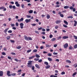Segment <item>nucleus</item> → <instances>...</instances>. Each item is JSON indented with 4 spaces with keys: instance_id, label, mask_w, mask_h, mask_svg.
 <instances>
[{
    "instance_id": "1",
    "label": "nucleus",
    "mask_w": 77,
    "mask_h": 77,
    "mask_svg": "<svg viewBox=\"0 0 77 77\" xmlns=\"http://www.w3.org/2000/svg\"><path fill=\"white\" fill-rule=\"evenodd\" d=\"M32 61H29L28 63H27V67L29 68H32Z\"/></svg>"
},
{
    "instance_id": "2",
    "label": "nucleus",
    "mask_w": 77,
    "mask_h": 77,
    "mask_svg": "<svg viewBox=\"0 0 77 77\" xmlns=\"http://www.w3.org/2000/svg\"><path fill=\"white\" fill-rule=\"evenodd\" d=\"M24 38L25 40H26L27 41H29V40H30V41H32L33 39L32 38L30 37H27V36H24Z\"/></svg>"
},
{
    "instance_id": "3",
    "label": "nucleus",
    "mask_w": 77,
    "mask_h": 77,
    "mask_svg": "<svg viewBox=\"0 0 77 77\" xmlns=\"http://www.w3.org/2000/svg\"><path fill=\"white\" fill-rule=\"evenodd\" d=\"M21 29H23L24 28V23H21L20 24Z\"/></svg>"
},
{
    "instance_id": "4",
    "label": "nucleus",
    "mask_w": 77,
    "mask_h": 77,
    "mask_svg": "<svg viewBox=\"0 0 77 77\" xmlns=\"http://www.w3.org/2000/svg\"><path fill=\"white\" fill-rule=\"evenodd\" d=\"M10 73H11V72H10V71L9 70L7 71V75H8L9 77H11V74H10Z\"/></svg>"
},
{
    "instance_id": "5",
    "label": "nucleus",
    "mask_w": 77,
    "mask_h": 77,
    "mask_svg": "<svg viewBox=\"0 0 77 77\" xmlns=\"http://www.w3.org/2000/svg\"><path fill=\"white\" fill-rule=\"evenodd\" d=\"M61 23V20H57V21L55 22V23L56 24H59V23Z\"/></svg>"
},
{
    "instance_id": "6",
    "label": "nucleus",
    "mask_w": 77,
    "mask_h": 77,
    "mask_svg": "<svg viewBox=\"0 0 77 77\" xmlns=\"http://www.w3.org/2000/svg\"><path fill=\"white\" fill-rule=\"evenodd\" d=\"M63 46L65 48H66L68 47V43H66Z\"/></svg>"
},
{
    "instance_id": "7",
    "label": "nucleus",
    "mask_w": 77,
    "mask_h": 77,
    "mask_svg": "<svg viewBox=\"0 0 77 77\" xmlns=\"http://www.w3.org/2000/svg\"><path fill=\"white\" fill-rule=\"evenodd\" d=\"M30 21H31V20L30 19H26L25 20V21L26 23H28L29 22H30Z\"/></svg>"
},
{
    "instance_id": "8",
    "label": "nucleus",
    "mask_w": 77,
    "mask_h": 77,
    "mask_svg": "<svg viewBox=\"0 0 77 77\" xmlns=\"http://www.w3.org/2000/svg\"><path fill=\"white\" fill-rule=\"evenodd\" d=\"M15 5H16V6H17V7H20V4H18V2H15Z\"/></svg>"
},
{
    "instance_id": "9",
    "label": "nucleus",
    "mask_w": 77,
    "mask_h": 77,
    "mask_svg": "<svg viewBox=\"0 0 77 77\" xmlns=\"http://www.w3.org/2000/svg\"><path fill=\"white\" fill-rule=\"evenodd\" d=\"M24 20V18H23L22 17L20 19H18L17 21L19 22H20L21 21H23Z\"/></svg>"
},
{
    "instance_id": "10",
    "label": "nucleus",
    "mask_w": 77,
    "mask_h": 77,
    "mask_svg": "<svg viewBox=\"0 0 77 77\" xmlns=\"http://www.w3.org/2000/svg\"><path fill=\"white\" fill-rule=\"evenodd\" d=\"M1 9H3L4 11H6V8H5V7L4 6L1 7Z\"/></svg>"
},
{
    "instance_id": "11",
    "label": "nucleus",
    "mask_w": 77,
    "mask_h": 77,
    "mask_svg": "<svg viewBox=\"0 0 77 77\" xmlns=\"http://www.w3.org/2000/svg\"><path fill=\"white\" fill-rule=\"evenodd\" d=\"M4 73L3 72V71H0V76L2 77Z\"/></svg>"
},
{
    "instance_id": "12",
    "label": "nucleus",
    "mask_w": 77,
    "mask_h": 77,
    "mask_svg": "<svg viewBox=\"0 0 77 77\" xmlns=\"http://www.w3.org/2000/svg\"><path fill=\"white\" fill-rule=\"evenodd\" d=\"M35 66L37 68H38V69H40V67L39 66L38 64H36L35 65Z\"/></svg>"
},
{
    "instance_id": "13",
    "label": "nucleus",
    "mask_w": 77,
    "mask_h": 77,
    "mask_svg": "<svg viewBox=\"0 0 77 77\" xmlns=\"http://www.w3.org/2000/svg\"><path fill=\"white\" fill-rule=\"evenodd\" d=\"M74 22L75 23L74 24V26L75 27V26H76L77 25V22L75 20H74Z\"/></svg>"
},
{
    "instance_id": "14",
    "label": "nucleus",
    "mask_w": 77,
    "mask_h": 77,
    "mask_svg": "<svg viewBox=\"0 0 77 77\" xmlns=\"http://www.w3.org/2000/svg\"><path fill=\"white\" fill-rule=\"evenodd\" d=\"M66 63H71V61L69 60H66Z\"/></svg>"
},
{
    "instance_id": "15",
    "label": "nucleus",
    "mask_w": 77,
    "mask_h": 77,
    "mask_svg": "<svg viewBox=\"0 0 77 77\" xmlns=\"http://www.w3.org/2000/svg\"><path fill=\"white\" fill-rule=\"evenodd\" d=\"M35 57V55L32 56V57H29V59H32L34 58V57Z\"/></svg>"
},
{
    "instance_id": "16",
    "label": "nucleus",
    "mask_w": 77,
    "mask_h": 77,
    "mask_svg": "<svg viewBox=\"0 0 77 77\" xmlns=\"http://www.w3.org/2000/svg\"><path fill=\"white\" fill-rule=\"evenodd\" d=\"M50 65H48L45 67L46 69H48V68H50Z\"/></svg>"
},
{
    "instance_id": "17",
    "label": "nucleus",
    "mask_w": 77,
    "mask_h": 77,
    "mask_svg": "<svg viewBox=\"0 0 77 77\" xmlns=\"http://www.w3.org/2000/svg\"><path fill=\"white\" fill-rule=\"evenodd\" d=\"M11 39V36L9 35L7 37V40H10Z\"/></svg>"
},
{
    "instance_id": "18",
    "label": "nucleus",
    "mask_w": 77,
    "mask_h": 77,
    "mask_svg": "<svg viewBox=\"0 0 77 77\" xmlns=\"http://www.w3.org/2000/svg\"><path fill=\"white\" fill-rule=\"evenodd\" d=\"M69 37L68 36H64L63 37V39H66L68 38Z\"/></svg>"
},
{
    "instance_id": "19",
    "label": "nucleus",
    "mask_w": 77,
    "mask_h": 77,
    "mask_svg": "<svg viewBox=\"0 0 77 77\" xmlns=\"http://www.w3.org/2000/svg\"><path fill=\"white\" fill-rule=\"evenodd\" d=\"M33 12V11L32 10H31L28 11V12H29V14H32Z\"/></svg>"
},
{
    "instance_id": "20",
    "label": "nucleus",
    "mask_w": 77,
    "mask_h": 77,
    "mask_svg": "<svg viewBox=\"0 0 77 77\" xmlns=\"http://www.w3.org/2000/svg\"><path fill=\"white\" fill-rule=\"evenodd\" d=\"M35 57H37V58H39L40 57V56L39 55H38V54H35Z\"/></svg>"
},
{
    "instance_id": "21",
    "label": "nucleus",
    "mask_w": 77,
    "mask_h": 77,
    "mask_svg": "<svg viewBox=\"0 0 77 77\" xmlns=\"http://www.w3.org/2000/svg\"><path fill=\"white\" fill-rule=\"evenodd\" d=\"M46 17L48 19H49L50 18V16L49 14H48L46 15Z\"/></svg>"
},
{
    "instance_id": "22",
    "label": "nucleus",
    "mask_w": 77,
    "mask_h": 77,
    "mask_svg": "<svg viewBox=\"0 0 77 77\" xmlns=\"http://www.w3.org/2000/svg\"><path fill=\"white\" fill-rule=\"evenodd\" d=\"M48 59L49 61H52V59L50 57H48Z\"/></svg>"
},
{
    "instance_id": "23",
    "label": "nucleus",
    "mask_w": 77,
    "mask_h": 77,
    "mask_svg": "<svg viewBox=\"0 0 77 77\" xmlns=\"http://www.w3.org/2000/svg\"><path fill=\"white\" fill-rule=\"evenodd\" d=\"M64 9H68L69 8V6H68L67 5H66V6H65L64 7Z\"/></svg>"
},
{
    "instance_id": "24",
    "label": "nucleus",
    "mask_w": 77,
    "mask_h": 77,
    "mask_svg": "<svg viewBox=\"0 0 77 77\" xmlns=\"http://www.w3.org/2000/svg\"><path fill=\"white\" fill-rule=\"evenodd\" d=\"M64 23H65L66 25H68V23L66 20H64Z\"/></svg>"
},
{
    "instance_id": "25",
    "label": "nucleus",
    "mask_w": 77,
    "mask_h": 77,
    "mask_svg": "<svg viewBox=\"0 0 77 77\" xmlns=\"http://www.w3.org/2000/svg\"><path fill=\"white\" fill-rule=\"evenodd\" d=\"M51 41H52V42L53 41H56V38H52L51 40Z\"/></svg>"
},
{
    "instance_id": "26",
    "label": "nucleus",
    "mask_w": 77,
    "mask_h": 77,
    "mask_svg": "<svg viewBox=\"0 0 77 77\" xmlns=\"http://www.w3.org/2000/svg\"><path fill=\"white\" fill-rule=\"evenodd\" d=\"M46 47L47 48H48V47L49 48L50 47H51V45H49L48 44H47V45H46Z\"/></svg>"
},
{
    "instance_id": "27",
    "label": "nucleus",
    "mask_w": 77,
    "mask_h": 77,
    "mask_svg": "<svg viewBox=\"0 0 77 77\" xmlns=\"http://www.w3.org/2000/svg\"><path fill=\"white\" fill-rule=\"evenodd\" d=\"M44 63L46 65H48V62H45Z\"/></svg>"
},
{
    "instance_id": "28",
    "label": "nucleus",
    "mask_w": 77,
    "mask_h": 77,
    "mask_svg": "<svg viewBox=\"0 0 77 77\" xmlns=\"http://www.w3.org/2000/svg\"><path fill=\"white\" fill-rule=\"evenodd\" d=\"M34 60H35V61H38V60H39V58H35L34 59Z\"/></svg>"
},
{
    "instance_id": "29",
    "label": "nucleus",
    "mask_w": 77,
    "mask_h": 77,
    "mask_svg": "<svg viewBox=\"0 0 77 77\" xmlns=\"http://www.w3.org/2000/svg\"><path fill=\"white\" fill-rule=\"evenodd\" d=\"M8 33H12V31L11 30H9L8 31Z\"/></svg>"
},
{
    "instance_id": "30",
    "label": "nucleus",
    "mask_w": 77,
    "mask_h": 77,
    "mask_svg": "<svg viewBox=\"0 0 77 77\" xmlns=\"http://www.w3.org/2000/svg\"><path fill=\"white\" fill-rule=\"evenodd\" d=\"M48 56L50 57L51 56H52V55L51 54L49 53L48 54Z\"/></svg>"
},
{
    "instance_id": "31",
    "label": "nucleus",
    "mask_w": 77,
    "mask_h": 77,
    "mask_svg": "<svg viewBox=\"0 0 77 77\" xmlns=\"http://www.w3.org/2000/svg\"><path fill=\"white\" fill-rule=\"evenodd\" d=\"M77 74V72H75L72 75V76H74V75H75Z\"/></svg>"
},
{
    "instance_id": "32",
    "label": "nucleus",
    "mask_w": 77,
    "mask_h": 77,
    "mask_svg": "<svg viewBox=\"0 0 77 77\" xmlns=\"http://www.w3.org/2000/svg\"><path fill=\"white\" fill-rule=\"evenodd\" d=\"M16 75V73H12L11 74V75H12V76H15Z\"/></svg>"
},
{
    "instance_id": "33",
    "label": "nucleus",
    "mask_w": 77,
    "mask_h": 77,
    "mask_svg": "<svg viewBox=\"0 0 77 77\" xmlns=\"http://www.w3.org/2000/svg\"><path fill=\"white\" fill-rule=\"evenodd\" d=\"M61 75H64V74H65V72H62L61 73Z\"/></svg>"
},
{
    "instance_id": "34",
    "label": "nucleus",
    "mask_w": 77,
    "mask_h": 77,
    "mask_svg": "<svg viewBox=\"0 0 77 77\" xmlns=\"http://www.w3.org/2000/svg\"><path fill=\"white\" fill-rule=\"evenodd\" d=\"M37 50L36 49H34L33 50V53H36V52H37Z\"/></svg>"
},
{
    "instance_id": "35",
    "label": "nucleus",
    "mask_w": 77,
    "mask_h": 77,
    "mask_svg": "<svg viewBox=\"0 0 77 77\" xmlns=\"http://www.w3.org/2000/svg\"><path fill=\"white\" fill-rule=\"evenodd\" d=\"M21 48V46H19L17 47L16 48L17 49H20V48Z\"/></svg>"
},
{
    "instance_id": "36",
    "label": "nucleus",
    "mask_w": 77,
    "mask_h": 77,
    "mask_svg": "<svg viewBox=\"0 0 77 77\" xmlns=\"http://www.w3.org/2000/svg\"><path fill=\"white\" fill-rule=\"evenodd\" d=\"M73 8H74V7L72 6H71L69 8V9H70V10H72L73 9Z\"/></svg>"
},
{
    "instance_id": "37",
    "label": "nucleus",
    "mask_w": 77,
    "mask_h": 77,
    "mask_svg": "<svg viewBox=\"0 0 77 77\" xmlns=\"http://www.w3.org/2000/svg\"><path fill=\"white\" fill-rule=\"evenodd\" d=\"M8 29H9V28H7V29H5L4 30V32L5 33H6V32H7V31H8Z\"/></svg>"
},
{
    "instance_id": "38",
    "label": "nucleus",
    "mask_w": 77,
    "mask_h": 77,
    "mask_svg": "<svg viewBox=\"0 0 77 77\" xmlns=\"http://www.w3.org/2000/svg\"><path fill=\"white\" fill-rule=\"evenodd\" d=\"M50 77H57V76H55L53 75H51L50 76Z\"/></svg>"
},
{
    "instance_id": "39",
    "label": "nucleus",
    "mask_w": 77,
    "mask_h": 77,
    "mask_svg": "<svg viewBox=\"0 0 77 77\" xmlns=\"http://www.w3.org/2000/svg\"><path fill=\"white\" fill-rule=\"evenodd\" d=\"M12 8L13 9H16V7H15V5H13V6H12Z\"/></svg>"
},
{
    "instance_id": "40",
    "label": "nucleus",
    "mask_w": 77,
    "mask_h": 77,
    "mask_svg": "<svg viewBox=\"0 0 77 77\" xmlns=\"http://www.w3.org/2000/svg\"><path fill=\"white\" fill-rule=\"evenodd\" d=\"M61 38H62V37H61V36H60L58 37L57 39L58 40H59V39H61Z\"/></svg>"
},
{
    "instance_id": "41",
    "label": "nucleus",
    "mask_w": 77,
    "mask_h": 77,
    "mask_svg": "<svg viewBox=\"0 0 77 77\" xmlns=\"http://www.w3.org/2000/svg\"><path fill=\"white\" fill-rule=\"evenodd\" d=\"M74 48H77V44H76L74 46Z\"/></svg>"
},
{
    "instance_id": "42",
    "label": "nucleus",
    "mask_w": 77,
    "mask_h": 77,
    "mask_svg": "<svg viewBox=\"0 0 77 77\" xmlns=\"http://www.w3.org/2000/svg\"><path fill=\"white\" fill-rule=\"evenodd\" d=\"M31 68H32V69L33 71V70H34L35 69V67L34 66H32Z\"/></svg>"
},
{
    "instance_id": "43",
    "label": "nucleus",
    "mask_w": 77,
    "mask_h": 77,
    "mask_svg": "<svg viewBox=\"0 0 77 77\" xmlns=\"http://www.w3.org/2000/svg\"><path fill=\"white\" fill-rule=\"evenodd\" d=\"M11 27H14L15 26V24H13V23H11Z\"/></svg>"
},
{
    "instance_id": "44",
    "label": "nucleus",
    "mask_w": 77,
    "mask_h": 77,
    "mask_svg": "<svg viewBox=\"0 0 77 77\" xmlns=\"http://www.w3.org/2000/svg\"><path fill=\"white\" fill-rule=\"evenodd\" d=\"M42 62V59H40L38 61V62H39V63H41V62Z\"/></svg>"
},
{
    "instance_id": "45",
    "label": "nucleus",
    "mask_w": 77,
    "mask_h": 77,
    "mask_svg": "<svg viewBox=\"0 0 77 77\" xmlns=\"http://www.w3.org/2000/svg\"><path fill=\"white\" fill-rule=\"evenodd\" d=\"M66 12V10H64V11H63L62 12L63 13H65Z\"/></svg>"
},
{
    "instance_id": "46",
    "label": "nucleus",
    "mask_w": 77,
    "mask_h": 77,
    "mask_svg": "<svg viewBox=\"0 0 77 77\" xmlns=\"http://www.w3.org/2000/svg\"><path fill=\"white\" fill-rule=\"evenodd\" d=\"M10 42H12V43H14V42H15V41L14 40H10Z\"/></svg>"
},
{
    "instance_id": "47",
    "label": "nucleus",
    "mask_w": 77,
    "mask_h": 77,
    "mask_svg": "<svg viewBox=\"0 0 77 77\" xmlns=\"http://www.w3.org/2000/svg\"><path fill=\"white\" fill-rule=\"evenodd\" d=\"M2 55H3L4 56H5L6 55V53L3 52L2 53Z\"/></svg>"
},
{
    "instance_id": "48",
    "label": "nucleus",
    "mask_w": 77,
    "mask_h": 77,
    "mask_svg": "<svg viewBox=\"0 0 77 77\" xmlns=\"http://www.w3.org/2000/svg\"><path fill=\"white\" fill-rule=\"evenodd\" d=\"M32 51V50L29 49L27 51V53H30Z\"/></svg>"
},
{
    "instance_id": "49",
    "label": "nucleus",
    "mask_w": 77,
    "mask_h": 77,
    "mask_svg": "<svg viewBox=\"0 0 77 77\" xmlns=\"http://www.w3.org/2000/svg\"><path fill=\"white\" fill-rule=\"evenodd\" d=\"M60 16L61 17H62V18H63L64 17V16H63V14H60Z\"/></svg>"
},
{
    "instance_id": "50",
    "label": "nucleus",
    "mask_w": 77,
    "mask_h": 77,
    "mask_svg": "<svg viewBox=\"0 0 77 77\" xmlns=\"http://www.w3.org/2000/svg\"><path fill=\"white\" fill-rule=\"evenodd\" d=\"M35 33H37V34H39V32L38 31H37L36 30H35Z\"/></svg>"
},
{
    "instance_id": "51",
    "label": "nucleus",
    "mask_w": 77,
    "mask_h": 77,
    "mask_svg": "<svg viewBox=\"0 0 77 77\" xmlns=\"http://www.w3.org/2000/svg\"><path fill=\"white\" fill-rule=\"evenodd\" d=\"M63 27H65L66 28V27H68V26L65 25H63Z\"/></svg>"
},
{
    "instance_id": "52",
    "label": "nucleus",
    "mask_w": 77,
    "mask_h": 77,
    "mask_svg": "<svg viewBox=\"0 0 77 77\" xmlns=\"http://www.w3.org/2000/svg\"><path fill=\"white\" fill-rule=\"evenodd\" d=\"M53 54L54 55H57V53L53 52Z\"/></svg>"
},
{
    "instance_id": "53",
    "label": "nucleus",
    "mask_w": 77,
    "mask_h": 77,
    "mask_svg": "<svg viewBox=\"0 0 77 77\" xmlns=\"http://www.w3.org/2000/svg\"><path fill=\"white\" fill-rule=\"evenodd\" d=\"M58 28H59V26H56L55 27V28L56 29H58Z\"/></svg>"
},
{
    "instance_id": "54",
    "label": "nucleus",
    "mask_w": 77,
    "mask_h": 77,
    "mask_svg": "<svg viewBox=\"0 0 77 77\" xmlns=\"http://www.w3.org/2000/svg\"><path fill=\"white\" fill-rule=\"evenodd\" d=\"M31 25H32V26H36V24H35V23H33V24H31Z\"/></svg>"
},
{
    "instance_id": "55",
    "label": "nucleus",
    "mask_w": 77,
    "mask_h": 77,
    "mask_svg": "<svg viewBox=\"0 0 77 77\" xmlns=\"http://www.w3.org/2000/svg\"><path fill=\"white\" fill-rule=\"evenodd\" d=\"M21 7L22 8H24V4L22 5Z\"/></svg>"
},
{
    "instance_id": "56",
    "label": "nucleus",
    "mask_w": 77,
    "mask_h": 77,
    "mask_svg": "<svg viewBox=\"0 0 77 77\" xmlns=\"http://www.w3.org/2000/svg\"><path fill=\"white\" fill-rule=\"evenodd\" d=\"M19 24H18V23L16 22V26H17V27H18V26Z\"/></svg>"
},
{
    "instance_id": "57",
    "label": "nucleus",
    "mask_w": 77,
    "mask_h": 77,
    "mask_svg": "<svg viewBox=\"0 0 77 77\" xmlns=\"http://www.w3.org/2000/svg\"><path fill=\"white\" fill-rule=\"evenodd\" d=\"M9 8H10V9H12V5H10L9 6Z\"/></svg>"
},
{
    "instance_id": "58",
    "label": "nucleus",
    "mask_w": 77,
    "mask_h": 77,
    "mask_svg": "<svg viewBox=\"0 0 77 77\" xmlns=\"http://www.w3.org/2000/svg\"><path fill=\"white\" fill-rule=\"evenodd\" d=\"M49 38H53V35H50L49 36Z\"/></svg>"
},
{
    "instance_id": "59",
    "label": "nucleus",
    "mask_w": 77,
    "mask_h": 77,
    "mask_svg": "<svg viewBox=\"0 0 77 77\" xmlns=\"http://www.w3.org/2000/svg\"><path fill=\"white\" fill-rule=\"evenodd\" d=\"M11 54H12V55H16V54H15V53H13V52H12L11 53Z\"/></svg>"
},
{
    "instance_id": "60",
    "label": "nucleus",
    "mask_w": 77,
    "mask_h": 77,
    "mask_svg": "<svg viewBox=\"0 0 77 77\" xmlns=\"http://www.w3.org/2000/svg\"><path fill=\"white\" fill-rule=\"evenodd\" d=\"M72 11H73V12H75V11H76L75 8H74L73 9H72Z\"/></svg>"
},
{
    "instance_id": "61",
    "label": "nucleus",
    "mask_w": 77,
    "mask_h": 77,
    "mask_svg": "<svg viewBox=\"0 0 77 77\" xmlns=\"http://www.w3.org/2000/svg\"><path fill=\"white\" fill-rule=\"evenodd\" d=\"M31 16H30V15H27V17L28 18H30Z\"/></svg>"
},
{
    "instance_id": "62",
    "label": "nucleus",
    "mask_w": 77,
    "mask_h": 77,
    "mask_svg": "<svg viewBox=\"0 0 77 77\" xmlns=\"http://www.w3.org/2000/svg\"><path fill=\"white\" fill-rule=\"evenodd\" d=\"M40 48V49H43V48H44V46H41V47Z\"/></svg>"
},
{
    "instance_id": "63",
    "label": "nucleus",
    "mask_w": 77,
    "mask_h": 77,
    "mask_svg": "<svg viewBox=\"0 0 77 77\" xmlns=\"http://www.w3.org/2000/svg\"><path fill=\"white\" fill-rule=\"evenodd\" d=\"M74 37L75 38V39H77V36H76L75 35H74Z\"/></svg>"
},
{
    "instance_id": "64",
    "label": "nucleus",
    "mask_w": 77,
    "mask_h": 77,
    "mask_svg": "<svg viewBox=\"0 0 77 77\" xmlns=\"http://www.w3.org/2000/svg\"><path fill=\"white\" fill-rule=\"evenodd\" d=\"M12 29H13V30H16V27H13L12 28Z\"/></svg>"
}]
</instances>
